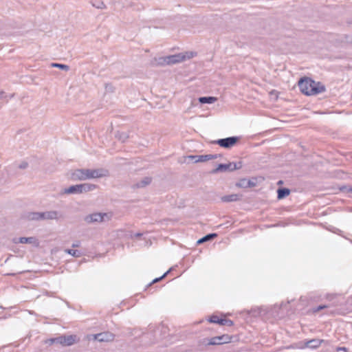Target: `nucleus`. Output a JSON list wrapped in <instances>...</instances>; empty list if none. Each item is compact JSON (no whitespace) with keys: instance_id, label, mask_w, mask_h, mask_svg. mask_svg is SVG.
Segmentation results:
<instances>
[{"instance_id":"f257e3e1","label":"nucleus","mask_w":352,"mask_h":352,"mask_svg":"<svg viewBox=\"0 0 352 352\" xmlns=\"http://www.w3.org/2000/svg\"><path fill=\"white\" fill-rule=\"evenodd\" d=\"M298 86L300 91L307 96L316 95L325 91V87L322 84L310 78L301 79L298 82Z\"/></svg>"},{"instance_id":"f03ea898","label":"nucleus","mask_w":352,"mask_h":352,"mask_svg":"<svg viewBox=\"0 0 352 352\" xmlns=\"http://www.w3.org/2000/svg\"><path fill=\"white\" fill-rule=\"evenodd\" d=\"M97 186L96 184L84 183L80 184H76L69 186L67 188L63 190V193L64 194H82L91 192L96 189Z\"/></svg>"},{"instance_id":"7ed1b4c3","label":"nucleus","mask_w":352,"mask_h":352,"mask_svg":"<svg viewBox=\"0 0 352 352\" xmlns=\"http://www.w3.org/2000/svg\"><path fill=\"white\" fill-rule=\"evenodd\" d=\"M193 56L192 52H186V53H179L177 54L168 56L164 58H161L162 62L160 63L163 64H175L180 62H182L186 59H190Z\"/></svg>"},{"instance_id":"20e7f679","label":"nucleus","mask_w":352,"mask_h":352,"mask_svg":"<svg viewBox=\"0 0 352 352\" xmlns=\"http://www.w3.org/2000/svg\"><path fill=\"white\" fill-rule=\"evenodd\" d=\"M112 217L111 212H96L85 217V221L88 223H101L109 221Z\"/></svg>"},{"instance_id":"39448f33","label":"nucleus","mask_w":352,"mask_h":352,"mask_svg":"<svg viewBox=\"0 0 352 352\" xmlns=\"http://www.w3.org/2000/svg\"><path fill=\"white\" fill-rule=\"evenodd\" d=\"M242 168V162H230L228 164H220L218 166L214 169L212 173H217L218 172H227L239 170Z\"/></svg>"},{"instance_id":"423d86ee","label":"nucleus","mask_w":352,"mask_h":352,"mask_svg":"<svg viewBox=\"0 0 352 352\" xmlns=\"http://www.w3.org/2000/svg\"><path fill=\"white\" fill-rule=\"evenodd\" d=\"M71 178L74 181H84L90 179V169L89 168H78L74 170L72 175Z\"/></svg>"},{"instance_id":"0eeeda50","label":"nucleus","mask_w":352,"mask_h":352,"mask_svg":"<svg viewBox=\"0 0 352 352\" xmlns=\"http://www.w3.org/2000/svg\"><path fill=\"white\" fill-rule=\"evenodd\" d=\"M239 140L238 137H229L226 138L219 139L214 142V143L219 144L220 146L230 148L232 147Z\"/></svg>"},{"instance_id":"6e6552de","label":"nucleus","mask_w":352,"mask_h":352,"mask_svg":"<svg viewBox=\"0 0 352 352\" xmlns=\"http://www.w3.org/2000/svg\"><path fill=\"white\" fill-rule=\"evenodd\" d=\"M77 342L76 336H62L56 338V343L63 346H71Z\"/></svg>"},{"instance_id":"1a4fd4ad","label":"nucleus","mask_w":352,"mask_h":352,"mask_svg":"<svg viewBox=\"0 0 352 352\" xmlns=\"http://www.w3.org/2000/svg\"><path fill=\"white\" fill-rule=\"evenodd\" d=\"M230 342V338L228 335H223L221 336H216L212 338L208 342V345L222 344Z\"/></svg>"},{"instance_id":"9d476101","label":"nucleus","mask_w":352,"mask_h":352,"mask_svg":"<svg viewBox=\"0 0 352 352\" xmlns=\"http://www.w3.org/2000/svg\"><path fill=\"white\" fill-rule=\"evenodd\" d=\"M41 221L43 220H55L60 217L59 212L56 210H50L41 212Z\"/></svg>"},{"instance_id":"9b49d317","label":"nucleus","mask_w":352,"mask_h":352,"mask_svg":"<svg viewBox=\"0 0 352 352\" xmlns=\"http://www.w3.org/2000/svg\"><path fill=\"white\" fill-rule=\"evenodd\" d=\"M13 241L15 243H20L32 244L34 247H38L39 245V241L38 239L34 236L20 237L19 239H14Z\"/></svg>"},{"instance_id":"f8f14e48","label":"nucleus","mask_w":352,"mask_h":352,"mask_svg":"<svg viewBox=\"0 0 352 352\" xmlns=\"http://www.w3.org/2000/svg\"><path fill=\"white\" fill-rule=\"evenodd\" d=\"M109 175V171L104 168L90 169V179L102 178Z\"/></svg>"},{"instance_id":"ddd939ff","label":"nucleus","mask_w":352,"mask_h":352,"mask_svg":"<svg viewBox=\"0 0 352 352\" xmlns=\"http://www.w3.org/2000/svg\"><path fill=\"white\" fill-rule=\"evenodd\" d=\"M94 338L99 342H109L113 340V335L109 332H103L96 334Z\"/></svg>"},{"instance_id":"4468645a","label":"nucleus","mask_w":352,"mask_h":352,"mask_svg":"<svg viewBox=\"0 0 352 352\" xmlns=\"http://www.w3.org/2000/svg\"><path fill=\"white\" fill-rule=\"evenodd\" d=\"M217 157L216 155H190L188 158H191L195 162H202L212 160Z\"/></svg>"},{"instance_id":"2eb2a0df","label":"nucleus","mask_w":352,"mask_h":352,"mask_svg":"<svg viewBox=\"0 0 352 352\" xmlns=\"http://www.w3.org/2000/svg\"><path fill=\"white\" fill-rule=\"evenodd\" d=\"M322 342V340L312 339L305 342V346L311 349H316L320 346Z\"/></svg>"},{"instance_id":"dca6fc26","label":"nucleus","mask_w":352,"mask_h":352,"mask_svg":"<svg viewBox=\"0 0 352 352\" xmlns=\"http://www.w3.org/2000/svg\"><path fill=\"white\" fill-rule=\"evenodd\" d=\"M26 219L30 221H41V212H28Z\"/></svg>"},{"instance_id":"f3484780","label":"nucleus","mask_w":352,"mask_h":352,"mask_svg":"<svg viewBox=\"0 0 352 352\" xmlns=\"http://www.w3.org/2000/svg\"><path fill=\"white\" fill-rule=\"evenodd\" d=\"M239 199V195L237 194H232L229 195H225L221 197V201L223 202H232L236 201Z\"/></svg>"},{"instance_id":"a211bd4d","label":"nucleus","mask_w":352,"mask_h":352,"mask_svg":"<svg viewBox=\"0 0 352 352\" xmlns=\"http://www.w3.org/2000/svg\"><path fill=\"white\" fill-rule=\"evenodd\" d=\"M217 100V98L212 96L200 97L199 101L201 104H212Z\"/></svg>"},{"instance_id":"6ab92c4d","label":"nucleus","mask_w":352,"mask_h":352,"mask_svg":"<svg viewBox=\"0 0 352 352\" xmlns=\"http://www.w3.org/2000/svg\"><path fill=\"white\" fill-rule=\"evenodd\" d=\"M151 182V179L150 177H144L140 182L136 183L134 185L135 188H143L148 185Z\"/></svg>"},{"instance_id":"aec40b11","label":"nucleus","mask_w":352,"mask_h":352,"mask_svg":"<svg viewBox=\"0 0 352 352\" xmlns=\"http://www.w3.org/2000/svg\"><path fill=\"white\" fill-rule=\"evenodd\" d=\"M278 199H281L285 198L286 196L289 195L290 190L287 188H279L278 189Z\"/></svg>"},{"instance_id":"412c9836","label":"nucleus","mask_w":352,"mask_h":352,"mask_svg":"<svg viewBox=\"0 0 352 352\" xmlns=\"http://www.w3.org/2000/svg\"><path fill=\"white\" fill-rule=\"evenodd\" d=\"M217 236V234L216 233H212V234H207L205 236H204L203 238L200 239L199 240H198L197 243H202L205 241H210L215 237Z\"/></svg>"},{"instance_id":"4be33fe9","label":"nucleus","mask_w":352,"mask_h":352,"mask_svg":"<svg viewBox=\"0 0 352 352\" xmlns=\"http://www.w3.org/2000/svg\"><path fill=\"white\" fill-rule=\"evenodd\" d=\"M65 252L76 258H78L82 255L81 252L76 250L66 249Z\"/></svg>"},{"instance_id":"5701e85b","label":"nucleus","mask_w":352,"mask_h":352,"mask_svg":"<svg viewBox=\"0 0 352 352\" xmlns=\"http://www.w3.org/2000/svg\"><path fill=\"white\" fill-rule=\"evenodd\" d=\"M116 137L122 142H124L128 139V135H126V133H123V132H118L116 134Z\"/></svg>"},{"instance_id":"b1692460","label":"nucleus","mask_w":352,"mask_h":352,"mask_svg":"<svg viewBox=\"0 0 352 352\" xmlns=\"http://www.w3.org/2000/svg\"><path fill=\"white\" fill-rule=\"evenodd\" d=\"M51 66L52 67L60 68V69L65 70V71H68L69 69V67L68 65H63V64H60V63H52Z\"/></svg>"},{"instance_id":"393cba45","label":"nucleus","mask_w":352,"mask_h":352,"mask_svg":"<svg viewBox=\"0 0 352 352\" xmlns=\"http://www.w3.org/2000/svg\"><path fill=\"white\" fill-rule=\"evenodd\" d=\"M219 324L224 326H232L233 324V322L230 320L221 318L219 321Z\"/></svg>"},{"instance_id":"a878e982","label":"nucleus","mask_w":352,"mask_h":352,"mask_svg":"<svg viewBox=\"0 0 352 352\" xmlns=\"http://www.w3.org/2000/svg\"><path fill=\"white\" fill-rule=\"evenodd\" d=\"M92 6L98 9H105L106 5L102 1H98L96 3H92Z\"/></svg>"},{"instance_id":"bb28decb","label":"nucleus","mask_w":352,"mask_h":352,"mask_svg":"<svg viewBox=\"0 0 352 352\" xmlns=\"http://www.w3.org/2000/svg\"><path fill=\"white\" fill-rule=\"evenodd\" d=\"M220 318L217 316H212L210 319H209V322H212V323H217V324H219V321H220Z\"/></svg>"},{"instance_id":"cd10ccee","label":"nucleus","mask_w":352,"mask_h":352,"mask_svg":"<svg viewBox=\"0 0 352 352\" xmlns=\"http://www.w3.org/2000/svg\"><path fill=\"white\" fill-rule=\"evenodd\" d=\"M45 343L46 344H48L50 345H52L54 343H56V338H51V339H49V340H47L45 341Z\"/></svg>"},{"instance_id":"c85d7f7f","label":"nucleus","mask_w":352,"mask_h":352,"mask_svg":"<svg viewBox=\"0 0 352 352\" xmlns=\"http://www.w3.org/2000/svg\"><path fill=\"white\" fill-rule=\"evenodd\" d=\"M169 271H167L166 272H165L161 277L160 278H155L151 283H157L160 280L162 279L163 278H164L166 274L168 273Z\"/></svg>"},{"instance_id":"c756f323","label":"nucleus","mask_w":352,"mask_h":352,"mask_svg":"<svg viewBox=\"0 0 352 352\" xmlns=\"http://www.w3.org/2000/svg\"><path fill=\"white\" fill-rule=\"evenodd\" d=\"M341 190L352 194V186H344Z\"/></svg>"},{"instance_id":"7c9ffc66","label":"nucleus","mask_w":352,"mask_h":352,"mask_svg":"<svg viewBox=\"0 0 352 352\" xmlns=\"http://www.w3.org/2000/svg\"><path fill=\"white\" fill-rule=\"evenodd\" d=\"M28 163L25 162H22L21 163H20V164L19 165V168H21V169H25L28 167Z\"/></svg>"},{"instance_id":"2f4dec72","label":"nucleus","mask_w":352,"mask_h":352,"mask_svg":"<svg viewBox=\"0 0 352 352\" xmlns=\"http://www.w3.org/2000/svg\"><path fill=\"white\" fill-rule=\"evenodd\" d=\"M327 306L326 305H320L318 306L317 308H316L314 310V312H318L321 309H323L324 308H326Z\"/></svg>"},{"instance_id":"473e14b6","label":"nucleus","mask_w":352,"mask_h":352,"mask_svg":"<svg viewBox=\"0 0 352 352\" xmlns=\"http://www.w3.org/2000/svg\"><path fill=\"white\" fill-rule=\"evenodd\" d=\"M105 89L107 91H113V87L111 85H107L106 87H105Z\"/></svg>"},{"instance_id":"72a5a7b5","label":"nucleus","mask_w":352,"mask_h":352,"mask_svg":"<svg viewBox=\"0 0 352 352\" xmlns=\"http://www.w3.org/2000/svg\"><path fill=\"white\" fill-rule=\"evenodd\" d=\"M80 245V243L79 241H76L74 243H72V248H78Z\"/></svg>"},{"instance_id":"f704fd0d","label":"nucleus","mask_w":352,"mask_h":352,"mask_svg":"<svg viewBox=\"0 0 352 352\" xmlns=\"http://www.w3.org/2000/svg\"><path fill=\"white\" fill-rule=\"evenodd\" d=\"M338 351H346V349L345 347H338L337 349Z\"/></svg>"},{"instance_id":"c9c22d12","label":"nucleus","mask_w":352,"mask_h":352,"mask_svg":"<svg viewBox=\"0 0 352 352\" xmlns=\"http://www.w3.org/2000/svg\"><path fill=\"white\" fill-rule=\"evenodd\" d=\"M142 233H139V232H138V233H135V234H134V236L139 237V236H142Z\"/></svg>"},{"instance_id":"e433bc0d","label":"nucleus","mask_w":352,"mask_h":352,"mask_svg":"<svg viewBox=\"0 0 352 352\" xmlns=\"http://www.w3.org/2000/svg\"><path fill=\"white\" fill-rule=\"evenodd\" d=\"M3 92H0V99L3 97Z\"/></svg>"},{"instance_id":"4c0bfd02","label":"nucleus","mask_w":352,"mask_h":352,"mask_svg":"<svg viewBox=\"0 0 352 352\" xmlns=\"http://www.w3.org/2000/svg\"><path fill=\"white\" fill-rule=\"evenodd\" d=\"M351 24H352V20L349 22Z\"/></svg>"}]
</instances>
